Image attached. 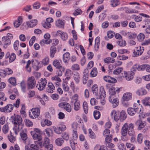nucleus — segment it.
Masks as SVG:
<instances>
[{"label": "nucleus", "mask_w": 150, "mask_h": 150, "mask_svg": "<svg viewBox=\"0 0 150 150\" xmlns=\"http://www.w3.org/2000/svg\"><path fill=\"white\" fill-rule=\"evenodd\" d=\"M46 88L47 91L50 93H53L55 89V87L51 82L48 83Z\"/></svg>", "instance_id": "19"}, {"label": "nucleus", "mask_w": 150, "mask_h": 150, "mask_svg": "<svg viewBox=\"0 0 150 150\" xmlns=\"http://www.w3.org/2000/svg\"><path fill=\"white\" fill-rule=\"evenodd\" d=\"M97 74L98 71L97 68L94 67L92 69L90 73V76L92 77H95L97 76Z\"/></svg>", "instance_id": "30"}, {"label": "nucleus", "mask_w": 150, "mask_h": 150, "mask_svg": "<svg viewBox=\"0 0 150 150\" xmlns=\"http://www.w3.org/2000/svg\"><path fill=\"white\" fill-rule=\"evenodd\" d=\"M135 124L136 125L138 126L137 129L139 130H141L144 128L146 124V122L140 120H137Z\"/></svg>", "instance_id": "17"}, {"label": "nucleus", "mask_w": 150, "mask_h": 150, "mask_svg": "<svg viewBox=\"0 0 150 150\" xmlns=\"http://www.w3.org/2000/svg\"><path fill=\"white\" fill-rule=\"evenodd\" d=\"M65 69L63 67L58 69L57 71V76H61L62 75V72L64 71Z\"/></svg>", "instance_id": "41"}, {"label": "nucleus", "mask_w": 150, "mask_h": 150, "mask_svg": "<svg viewBox=\"0 0 150 150\" xmlns=\"http://www.w3.org/2000/svg\"><path fill=\"white\" fill-rule=\"evenodd\" d=\"M145 38V35L143 33H140L137 36V38L139 41H143Z\"/></svg>", "instance_id": "48"}, {"label": "nucleus", "mask_w": 150, "mask_h": 150, "mask_svg": "<svg viewBox=\"0 0 150 150\" xmlns=\"http://www.w3.org/2000/svg\"><path fill=\"white\" fill-rule=\"evenodd\" d=\"M128 113L130 115L133 116L135 115L136 112L134 108L129 107L127 109Z\"/></svg>", "instance_id": "38"}, {"label": "nucleus", "mask_w": 150, "mask_h": 150, "mask_svg": "<svg viewBox=\"0 0 150 150\" xmlns=\"http://www.w3.org/2000/svg\"><path fill=\"white\" fill-rule=\"evenodd\" d=\"M132 93L130 92H126L124 93L122 97V99L124 101H129L132 100Z\"/></svg>", "instance_id": "12"}, {"label": "nucleus", "mask_w": 150, "mask_h": 150, "mask_svg": "<svg viewBox=\"0 0 150 150\" xmlns=\"http://www.w3.org/2000/svg\"><path fill=\"white\" fill-rule=\"evenodd\" d=\"M134 54H135V56L137 57L138 55H141L142 54L143 52L141 51V47H136L135 49L134 52Z\"/></svg>", "instance_id": "33"}, {"label": "nucleus", "mask_w": 150, "mask_h": 150, "mask_svg": "<svg viewBox=\"0 0 150 150\" xmlns=\"http://www.w3.org/2000/svg\"><path fill=\"white\" fill-rule=\"evenodd\" d=\"M88 73L86 72H83V82L84 84H86L87 83V80L88 79Z\"/></svg>", "instance_id": "39"}, {"label": "nucleus", "mask_w": 150, "mask_h": 150, "mask_svg": "<svg viewBox=\"0 0 150 150\" xmlns=\"http://www.w3.org/2000/svg\"><path fill=\"white\" fill-rule=\"evenodd\" d=\"M47 83V81L45 79L42 78L38 82V84H37L36 87L39 90L42 91L45 88Z\"/></svg>", "instance_id": "9"}, {"label": "nucleus", "mask_w": 150, "mask_h": 150, "mask_svg": "<svg viewBox=\"0 0 150 150\" xmlns=\"http://www.w3.org/2000/svg\"><path fill=\"white\" fill-rule=\"evenodd\" d=\"M111 5L112 7H115L118 6L120 3L118 0H111Z\"/></svg>", "instance_id": "46"}, {"label": "nucleus", "mask_w": 150, "mask_h": 150, "mask_svg": "<svg viewBox=\"0 0 150 150\" xmlns=\"http://www.w3.org/2000/svg\"><path fill=\"white\" fill-rule=\"evenodd\" d=\"M38 21L36 19H31L26 22V25L28 28H33L38 24Z\"/></svg>", "instance_id": "11"}, {"label": "nucleus", "mask_w": 150, "mask_h": 150, "mask_svg": "<svg viewBox=\"0 0 150 150\" xmlns=\"http://www.w3.org/2000/svg\"><path fill=\"white\" fill-rule=\"evenodd\" d=\"M57 51L56 47L54 46H52L50 48V57L51 58H53L54 57V55L56 53Z\"/></svg>", "instance_id": "27"}, {"label": "nucleus", "mask_w": 150, "mask_h": 150, "mask_svg": "<svg viewBox=\"0 0 150 150\" xmlns=\"http://www.w3.org/2000/svg\"><path fill=\"white\" fill-rule=\"evenodd\" d=\"M2 42L3 44L9 45L11 43V40L9 38L5 36L3 37L2 38Z\"/></svg>", "instance_id": "31"}, {"label": "nucleus", "mask_w": 150, "mask_h": 150, "mask_svg": "<svg viewBox=\"0 0 150 150\" xmlns=\"http://www.w3.org/2000/svg\"><path fill=\"white\" fill-rule=\"evenodd\" d=\"M2 131L4 134L7 133L9 131L8 125L7 124L4 125L2 127Z\"/></svg>", "instance_id": "52"}, {"label": "nucleus", "mask_w": 150, "mask_h": 150, "mask_svg": "<svg viewBox=\"0 0 150 150\" xmlns=\"http://www.w3.org/2000/svg\"><path fill=\"white\" fill-rule=\"evenodd\" d=\"M128 124L127 123H125L122 126L121 129V134L122 136H126L128 133Z\"/></svg>", "instance_id": "15"}, {"label": "nucleus", "mask_w": 150, "mask_h": 150, "mask_svg": "<svg viewBox=\"0 0 150 150\" xmlns=\"http://www.w3.org/2000/svg\"><path fill=\"white\" fill-rule=\"evenodd\" d=\"M53 64L55 67L57 69L63 67L60 64L59 61L57 60H55L53 61Z\"/></svg>", "instance_id": "40"}, {"label": "nucleus", "mask_w": 150, "mask_h": 150, "mask_svg": "<svg viewBox=\"0 0 150 150\" xmlns=\"http://www.w3.org/2000/svg\"><path fill=\"white\" fill-rule=\"evenodd\" d=\"M61 137L64 140H68L69 138V136L68 134L65 132H64L62 133Z\"/></svg>", "instance_id": "56"}, {"label": "nucleus", "mask_w": 150, "mask_h": 150, "mask_svg": "<svg viewBox=\"0 0 150 150\" xmlns=\"http://www.w3.org/2000/svg\"><path fill=\"white\" fill-rule=\"evenodd\" d=\"M71 69L73 70L78 71L79 69V66L78 64H74L72 65Z\"/></svg>", "instance_id": "61"}, {"label": "nucleus", "mask_w": 150, "mask_h": 150, "mask_svg": "<svg viewBox=\"0 0 150 150\" xmlns=\"http://www.w3.org/2000/svg\"><path fill=\"white\" fill-rule=\"evenodd\" d=\"M93 116L96 119H98L100 117V113L98 111L95 110L93 112Z\"/></svg>", "instance_id": "51"}, {"label": "nucleus", "mask_w": 150, "mask_h": 150, "mask_svg": "<svg viewBox=\"0 0 150 150\" xmlns=\"http://www.w3.org/2000/svg\"><path fill=\"white\" fill-rule=\"evenodd\" d=\"M83 107L85 113L87 114L88 113V106L86 102L84 101L83 102Z\"/></svg>", "instance_id": "43"}, {"label": "nucleus", "mask_w": 150, "mask_h": 150, "mask_svg": "<svg viewBox=\"0 0 150 150\" xmlns=\"http://www.w3.org/2000/svg\"><path fill=\"white\" fill-rule=\"evenodd\" d=\"M31 63V61L29 60L26 62V65L25 67L26 71L28 72H30L31 70V67L30 66V65Z\"/></svg>", "instance_id": "42"}, {"label": "nucleus", "mask_w": 150, "mask_h": 150, "mask_svg": "<svg viewBox=\"0 0 150 150\" xmlns=\"http://www.w3.org/2000/svg\"><path fill=\"white\" fill-rule=\"evenodd\" d=\"M118 113L114 110L112 111L110 113V115L112 119H113L115 121L117 122L119 120Z\"/></svg>", "instance_id": "20"}, {"label": "nucleus", "mask_w": 150, "mask_h": 150, "mask_svg": "<svg viewBox=\"0 0 150 150\" xmlns=\"http://www.w3.org/2000/svg\"><path fill=\"white\" fill-rule=\"evenodd\" d=\"M134 108L136 112H137L141 114L142 113L143 108L140 104H138L136 103L134 105Z\"/></svg>", "instance_id": "14"}, {"label": "nucleus", "mask_w": 150, "mask_h": 150, "mask_svg": "<svg viewBox=\"0 0 150 150\" xmlns=\"http://www.w3.org/2000/svg\"><path fill=\"white\" fill-rule=\"evenodd\" d=\"M92 90L93 93L95 95L96 97L98 95V87L97 85L96 84L94 85L92 87Z\"/></svg>", "instance_id": "35"}, {"label": "nucleus", "mask_w": 150, "mask_h": 150, "mask_svg": "<svg viewBox=\"0 0 150 150\" xmlns=\"http://www.w3.org/2000/svg\"><path fill=\"white\" fill-rule=\"evenodd\" d=\"M100 93L99 94L98 93L96 96L97 99H102L103 101H101L102 105H104L105 103V101L104 100V98L106 97V94L104 87L101 86L100 88Z\"/></svg>", "instance_id": "3"}, {"label": "nucleus", "mask_w": 150, "mask_h": 150, "mask_svg": "<svg viewBox=\"0 0 150 150\" xmlns=\"http://www.w3.org/2000/svg\"><path fill=\"white\" fill-rule=\"evenodd\" d=\"M143 135L141 133L139 134L137 137V141L138 143L141 144L142 142Z\"/></svg>", "instance_id": "58"}, {"label": "nucleus", "mask_w": 150, "mask_h": 150, "mask_svg": "<svg viewBox=\"0 0 150 150\" xmlns=\"http://www.w3.org/2000/svg\"><path fill=\"white\" fill-rule=\"evenodd\" d=\"M23 128L21 131L22 132L20 133V135L21 139L25 141L28 138L27 135L25 132L26 130L25 129Z\"/></svg>", "instance_id": "25"}, {"label": "nucleus", "mask_w": 150, "mask_h": 150, "mask_svg": "<svg viewBox=\"0 0 150 150\" xmlns=\"http://www.w3.org/2000/svg\"><path fill=\"white\" fill-rule=\"evenodd\" d=\"M109 102L113 104V107L115 108L117 106L119 103V101L117 96H110L109 98Z\"/></svg>", "instance_id": "7"}, {"label": "nucleus", "mask_w": 150, "mask_h": 150, "mask_svg": "<svg viewBox=\"0 0 150 150\" xmlns=\"http://www.w3.org/2000/svg\"><path fill=\"white\" fill-rule=\"evenodd\" d=\"M88 131L89 134V137L92 139H95L96 136L94 132L92 131L91 129L90 128L88 129Z\"/></svg>", "instance_id": "54"}, {"label": "nucleus", "mask_w": 150, "mask_h": 150, "mask_svg": "<svg viewBox=\"0 0 150 150\" xmlns=\"http://www.w3.org/2000/svg\"><path fill=\"white\" fill-rule=\"evenodd\" d=\"M8 81L10 83L13 85H15L16 83V80L14 77H11L8 79Z\"/></svg>", "instance_id": "60"}, {"label": "nucleus", "mask_w": 150, "mask_h": 150, "mask_svg": "<svg viewBox=\"0 0 150 150\" xmlns=\"http://www.w3.org/2000/svg\"><path fill=\"white\" fill-rule=\"evenodd\" d=\"M123 73L122 74L123 77L127 81H130L132 80L134 77V73L132 71H129L127 72L126 71H124Z\"/></svg>", "instance_id": "4"}, {"label": "nucleus", "mask_w": 150, "mask_h": 150, "mask_svg": "<svg viewBox=\"0 0 150 150\" xmlns=\"http://www.w3.org/2000/svg\"><path fill=\"white\" fill-rule=\"evenodd\" d=\"M94 150H107V148L103 145L96 144L94 147Z\"/></svg>", "instance_id": "32"}, {"label": "nucleus", "mask_w": 150, "mask_h": 150, "mask_svg": "<svg viewBox=\"0 0 150 150\" xmlns=\"http://www.w3.org/2000/svg\"><path fill=\"white\" fill-rule=\"evenodd\" d=\"M117 52L120 54H123L125 53L128 54L129 52V51L125 49H119L118 50Z\"/></svg>", "instance_id": "59"}, {"label": "nucleus", "mask_w": 150, "mask_h": 150, "mask_svg": "<svg viewBox=\"0 0 150 150\" xmlns=\"http://www.w3.org/2000/svg\"><path fill=\"white\" fill-rule=\"evenodd\" d=\"M23 22V18L22 16H19L17 20H15L13 23L15 27L18 28L21 25Z\"/></svg>", "instance_id": "22"}, {"label": "nucleus", "mask_w": 150, "mask_h": 150, "mask_svg": "<svg viewBox=\"0 0 150 150\" xmlns=\"http://www.w3.org/2000/svg\"><path fill=\"white\" fill-rule=\"evenodd\" d=\"M63 41L66 40L68 38V35L65 32H63L61 37Z\"/></svg>", "instance_id": "64"}, {"label": "nucleus", "mask_w": 150, "mask_h": 150, "mask_svg": "<svg viewBox=\"0 0 150 150\" xmlns=\"http://www.w3.org/2000/svg\"><path fill=\"white\" fill-rule=\"evenodd\" d=\"M40 110L38 108H34L31 109L30 112H29L30 117L32 119L37 117L39 115Z\"/></svg>", "instance_id": "8"}, {"label": "nucleus", "mask_w": 150, "mask_h": 150, "mask_svg": "<svg viewBox=\"0 0 150 150\" xmlns=\"http://www.w3.org/2000/svg\"><path fill=\"white\" fill-rule=\"evenodd\" d=\"M31 61L33 68L36 71L38 70L39 68L40 62L38 60L35 59H32Z\"/></svg>", "instance_id": "16"}, {"label": "nucleus", "mask_w": 150, "mask_h": 150, "mask_svg": "<svg viewBox=\"0 0 150 150\" xmlns=\"http://www.w3.org/2000/svg\"><path fill=\"white\" fill-rule=\"evenodd\" d=\"M109 102L113 104V107L115 108L117 106L119 103V101L117 96H110L109 98Z\"/></svg>", "instance_id": "6"}, {"label": "nucleus", "mask_w": 150, "mask_h": 150, "mask_svg": "<svg viewBox=\"0 0 150 150\" xmlns=\"http://www.w3.org/2000/svg\"><path fill=\"white\" fill-rule=\"evenodd\" d=\"M49 59L48 57H46L43 59L42 61V63L45 65H47L49 63Z\"/></svg>", "instance_id": "62"}, {"label": "nucleus", "mask_w": 150, "mask_h": 150, "mask_svg": "<svg viewBox=\"0 0 150 150\" xmlns=\"http://www.w3.org/2000/svg\"><path fill=\"white\" fill-rule=\"evenodd\" d=\"M137 35L135 33L129 32L128 36L129 39H133L136 38Z\"/></svg>", "instance_id": "53"}, {"label": "nucleus", "mask_w": 150, "mask_h": 150, "mask_svg": "<svg viewBox=\"0 0 150 150\" xmlns=\"http://www.w3.org/2000/svg\"><path fill=\"white\" fill-rule=\"evenodd\" d=\"M41 131L38 128H34L33 130L30 132L33 138L35 140H41L42 137L41 134Z\"/></svg>", "instance_id": "2"}, {"label": "nucleus", "mask_w": 150, "mask_h": 150, "mask_svg": "<svg viewBox=\"0 0 150 150\" xmlns=\"http://www.w3.org/2000/svg\"><path fill=\"white\" fill-rule=\"evenodd\" d=\"M56 144L59 146H61L64 142V140L61 138H58L55 141Z\"/></svg>", "instance_id": "34"}, {"label": "nucleus", "mask_w": 150, "mask_h": 150, "mask_svg": "<svg viewBox=\"0 0 150 150\" xmlns=\"http://www.w3.org/2000/svg\"><path fill=\"white\" fill-rule=\"evenodd\" d=\"M104 61L105 63L108 64L110 63H114L115 61V60L113 58L109 57L105 58Z\"/></svg>", "instance_id": "37"}, {"label": "nucleus", "mask_w": 150, "mask_h": 150, "mask_svg": "<svg viewBox=\"0 0 150 150\" xmlns=\"http://www.w3.org/2000/svg\"><path fill=\"white\" fill-rule=\"evenodd\" d=\"M70 58V54L68 52L65 53L63 55V60L65 63H68Z\"/></svg>", "instance_id": "24"}, {"label": "nucleus", "mask_w": 150, "mask_h": 150, "mask_svg": "<svg viewBox=\"0 0 150 150\" xmlns=\"http://www.w3.org/2000/svg\"><path fill=\"white\" fill-rule=\"evenodd\" d=\"M16 58V55L14 53H12L10 55L9 62L11 63L14 61Z\"/></svg>", "instance_id": "47"}, {"label": "nucleus", "mask_w": 150, "mask_h": 150, "mask_svg": "<svg viewBox=\"0 0 150 150\" xmlns=\"http://www.w3.org/2000/svg\"><path fill=\"white\" fill-rule=\"evenodd\" d=\"M56 25L57 27L63 28L64 27V22L62 20L59 19L56 21Z\"/></svg>", "instance_id": "36"}, {"label": "nucleus", "mask_w": 150, "mask_h": 150, "mask_svg": "<svg viewBox=\"0 0 150 150\" xmlns=\"http://www.w3.org/2000/svg\"><path fill=\"white\" fill-rule=\"evenodd\" d=\"M44 132H45L47 136L48 137H50L51 136V134L52 132V130L49 128H48L44 130Z\"/></svg>", "instance_id": "55"}, {"label": "nucleus", "mask_w": 150, "mask_h": 150, "mask_svg": "<svg viewBox=\"0 0 150 150\" xmlns=\"http://www.w3.org/2000/svg\"><path fill=\"white\" fill-rule=\"evenodd\" d=\"M120 91L119 88L112 87L109 90V93L110 96H116V93H118Z\"/></svg>", "instance_id": "13"}, {"label": "nucleus", "mask_w": 150, "mask_h": 150, "mask_svg": "<svg viewBox=\"0 0 150 150\" xmlns=\"http://www.w3.org/2000/svg\"><path fill=\"white\" fill-rule=\"evenodd\" d=\"M25 125L28 127H31L33 125V122L28 119L25 120Z\"/></svg>", "instance_id": "63"}, {"label": "nucleus", "mask_w": 150, "mask_h": 150, "mask_svg": "<svg viewBox=\"0 0 150 150\" xmlns=\"http://www.w3.org/2000/svg\"><path fill=\"white\" fill-rule=\"evenodd\" d=\"M36 81L34 78L32 76L29 78L27 80V88L31 89L34 88L35 86Z\"/></svg>", "instance_id": "5"}, {"label": "nucleus", "mask_w": 150, "mask_h": 150, "mask_svg": "<svg viewBox=\"0 0 150 150\" xmlns=\"http://www.w3.org/2000/svg\"><path fill=\"white\" fill-rule=\"evenodd\" d=\"M80 104L79 102H75L74 107V110L75 111H78L80 109Z\"/></svg>", "instance_id": "45"}, {"label": "nucleus", "mask_w": 150, "mask_h": 150, "mask_svg": "<svg viewBox=\"0 0 150 150\" xmlns=\"http://www.w3.org/2000/svg\"><path fill=\"white\" fill-rule=\"evenodd\" d=\"M123 70V68L122 67H118L114 70L113 73L115 74H118L120 73Z\"/></svg>", "instance_id": "50"}, {"label": "nucleus", "mask_w": 150, "mask_h": 150, "mask_svg": "<svg viewBox=\"0 0 150 150\" xmlns=\"http://www.w3.org/2000/svg\"><path fill=\"white\" fill-rule=\"evenodd\" d=\"M127 114L125 112L122 110L120 113V117H119V119L121 121H122L125 120L127 117Z\"/></svg>", "instance_id": "28"}, {"label": "nucleus", "mask_w": 150, "mask_h": 150, "mask_svg": "<svg viewBox=\"0 0 150 150\" xmlns=\"http://www.w3.org/2000/svg\"><path fill=\"white\" fill-rule=\"evenodd\" d=\"M134 125L132 123H130L128 125V134L130 136L133 135L134 134Z\"/></svg>", "instance_id": "21"}, {"label": "nucleus", "mask_w": 150, "mask_h": 150, "mask_svg": "<svg viewBox=\"0 0 150 150\" xmlns=\"http://www.w3.org/2000/svg\"><path fill=\"white\" fill-rule=\"evenodd\" d=\"M13 105L11 104H8L4 107L0 108V111L6 113L10 112L13 110Z\"/></svg>", "instance_id": "10"}, {"label": "nucleus", "mask_w": 150, "mask_h": 150, "mask_svg": "<svg viewBox=\"0 0 150 150\" xmlns=\"http://www.w3.org/2000/svg\"><path fill=\"white\" fill-rule=\"evenodd\" d=\"M64 109L68 112H70L71 111L72 108L70 104L67 103L64 108Z\"/></svg>", "instance_id": "57"}, {"label": "nucleus", "mask_w": 150, "mask_h": 150, "mask_svg": "<svg viewBox=\"0 0 150 150\" xmlns=\"http://www.w3.org/2000/svg\"><path fill=\"white\" fill-rule=\"evenodd\" d=\"M116 43L120 47H124L126 45V43L125 40L118 41L116 42Z\"/></svg>", "instance_id": "44"}, {"label": "nucleus", "mask_w": 150, "mask_h": 150, "mask_svg": "<svg viewBox=\"0 0 150 150\" xmlns=\"http://www.w3.org/2000/svg\"><path fill=\"white\" fill-rule=\"evenodd\" d=\"M103 79L106 82L114 83L117 82V80L115 78L108 76H105L103 77Z\"/></svg>", "instance_id": "18"}, {"label": "nucleus", "mask_w": 150, "mask_h": 150, "mask_svg": "<svg viewBox=\"0 0 150 150\" xmlns=\"http://www.w3.org/2000/svg\"><path fill=\"white\" fill-rule=\"evenodd\" d=\"M12 121L14 125L13 129L15 134L17 135L24 127V124L22 123L21 117L19 115H16L12 117Z\"/></svg>", "instance_id": "1"}, {"label": "nucleus", "mask_w": 150, "mask_h": 150, "mask_svg": "<svg viewBox=\"0 0 150 150\" xmlns=\"http://www.w3.org/2000/svg\"><path fill=\"white\" fill-rule=\"evenodd\" d=\"M73 78L75 83L76 84H78L80 80L79 74L78 72H75L74 74Z\"/></svg>", "instance_id": "26"}, {"label": "nucleus", "mask_w": 150, "mask_h": 150, "mask_svg": "<svg viewBox=\"0 0 150 150\" xmlns=\"http://www.w3.org/2000/svg\"><path fill=\"white\" fill-rule=\"evenodd\" d=\"M146 90L143 88H141L138 90L136 91V94L138 96H143L146 94L147 93Z\"/></svg>", "instance_id": "23"}, {"label": "nucleus", "mask_w": 150, "mask_h": 150, "mask_svg": "<svg viewBox=\"0 0 150 150\" xmlns=\"http://www.w3.org/2000/svg\"><path fill=\"white\" fill-rule=\"evenodd\" d=\"M50 144V140L47 137H45L43 140V146L45 147Z\"/></svg>", "instance_id": "49"}, {"label": "nucleus", "mask_w": 150, "mask_h": 150, "mask_svg": "<svg viewBox=\"0 0 150 150\" xmlns=\"http://www.w3.org/2000/svg\"><path fill=\"white\" fill-rule=\"evenodd\" d=\"M25 150H38V147L36 144H32L30 145L29 148L25 147Z\"/></svg>", "instance_id": "29"}]
</instances>
